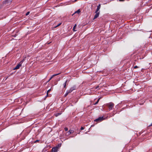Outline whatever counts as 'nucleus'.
I'll return each instance as SVG.
<instances>
[{"label":"nucleus","mask_w":152,"mask_h":152,"mask_svg":"<svg viewBox=\"0 0 152 152\" xmlns=\"http://www.w3.org/2000/svg\"><path fill=\"white\" fill-rule=\"evenodd\" d=\"M107 105L109 108V110H110L113 109V108L114 106V104L112 102H110L107 103Z\"/></svg>","instance_id":"1"},{"label":"nucleus","mask_w":152,"mask_h":152,"mask_svg":"<svg viewBox=\"0 0 152 152\" xmlns=\"http://www.w3.org/2000/svg\"><path fill=\"white\" fill-rule=\"evenodd\" d=\"M104 120L103 117H99L94 120V122H101Z\"/></svg>","instance_id":"2"},{"label":"nucleus","mask_w":152,"mask_h":152,"mask_svg":"<svg viewBox=\"0 0 152 152\" xmlns=\"http://www.w3.org/2000/svg\"><path fill=\"white\" fill-rule=\"evenodd\" d=\"M58 150V148L57 147L53 148L52 150V152H57Z\"/></svg>","instance_id":"3"},{"label":"nucleus","mask_w":152,"mask_h":152,"mask_svg":"<svg viewBox=\"0 0 152 152\" xmlns=\"http://www.w3.org/2000/svg\"><path fill=\"white\" fill-rule=\"evenodd\" d=\"M96 14L94 16V17L93 19V20L97 18H98L99 15V12H95Z\"/></svg>","instance_id":"4"},{"label":"nucleus","mask_w":152,"mask_h":152,"mask_svg":"<svg viewBox=\"0 0 152 152\" xmlns=\"http://www.w3.org/2000/svg\"><path fill=\"white\" fill-rule=\"evenodd\" d=\"M76 86H73V87H71L70 89L69 90V92H71L74 90H75L76 89Z\"/></svg>","instance_id":"5"},{"label":"nucleus","mask_w":152,"mask_h":152,"mask_svg":"<svg viewBox=\"0 0 152 152\" xmlns=\"http://www.w3.org/2000/svg\"><path fill=\"white\" fill-rule=\"evenodd\" d=\"M74 131L73 130H69L68 132L66 133V135H69L70 134L74 132Z\"/></svg>","instance_id":"6"},{"label":"nucleus","mask_w":152,"mask_h":152,"mask_svg":"<svg viewBox=\"0 0 152 152\" xmlns=\"http://www.w3.org/2000/svg\"><path fill=\"white\" fill-rule=\"evenodd\" d=\"M101 5L100 4H99L98 6H97V9H96V10L95 11V12H99V10L100 8Z\"/></svg>","instance_id":"7"},{"label":"nucleus","mask_w":152,"mask_h":152,"mask_svg":"<svg viewBox=\"0 0 152 152\" xmlns=\"http://www.w3.org/2000/svg\"><path fill=\"white\" fill-rule=\"evenodd\" d=\"M21 66V65L19 63L14 68V69H18Z\"/></svg>","instance_id":"8"},{"label":"nucleus","mask_w":152,"mask_h":152,"mask_svg":"<svg viewBox=\"0 0 152 152\" xmlns=\"http://www.w3.org/2000/svg\"><path fill=\"white\" fill-rule=\"evenodd\" d=\"M68 81H69L68 80H66V81L65 82L64 84V88H66V83H67Z\"/></svg>","instance_id":"9"},{"label":"nucleus","mask_w":152,"mask_h":152,"mask_svg":"<svg viewBox=\"0 0 152 152\" xmlns=\"http://www.w3.org/2000/svg\"><path fill=\"white\" fill-rule=\"evenodd\" d=\"M11 1V0H7L4 2V3L5 4H9L10 2Z\"/></svg>","instance_id":"10"},{"label":"nucleus","mask_w":152,"mask_h":152,"mask_svg":"<svg viewBox=\"0 0 152 152\" xmlns=\"http://www.w3.org/2000/svg\"><path fill=\"white\" fill-rule=\"evenodd\" d=\"M60 74V73H58V74H54V75H53L50 78V79L49 80H50L52 78H53V77H54V76H57L58 75H59V74Z\"/></svg>","instance_id":"11"},{"label":"nucleus","mask_w":152,"mask_h":152,"mask_svg":"<svg viewBox=\"0 0 152 152\" xmlns=\"http://www.w3.org/2000/svg\"><path fill=\"white\" fill-rule=\"evenodd\" d=\"M69 92V91H67L66 92L65 94H64V96L65 97L67 95H68V94L69 93H70L71 92Z\"/></svg>","instance_id":"12"},{"label":"nucleus","mask_w":152,"mask_h":152,"mask_svg":"<svg viewBox=\"0 0 152 152\" xmlns=\"http://www.w3.org/2000/svg\"><path fill=\"white\" fill-rule=\"evenodd\" d=\"M80 12V9H79L78 10H77V11H75L74 14H73V15L75 13H78L79 14V13Z\"/></svg>","instance_id":"13"},{"label":"nucleus","mask_w":152,"mask_h":152,"mask_svg":"<svg viewBox=\"0 0 152 152\" xmlns=\"http://www.w3.org/2000/svg\"><path fill=\"white\" fill-rule=\"evenodd\" d=\"M77 26L76 24H75L74 27H73V30L74 31H76V30H75V29Z\"/></svg>","instance_id":"14"},{"label":"nucleus","mask_w":152,"mask_h":152,"mask_svg":"<svg viewBox=\"0 0 152 152\" xmlns=\"http://www.w3.org/2000/svg\"><path fill=\"white\" fill-rule=\"evenodd\" d=\"M100 98H99V99H98L97 100V101L95 103H94V104L96 105V104H97L98 103L99 100V99H100Z\"/></svg>","instance_id":"15"},{"label":"nucleus","mask_w":152,"mask_h":152,"mask_svg":"<svg viewBox=\"0 0 152 152\" xmlns=\"http://www.w3.org/2000/svg\"><path fill=\"white\" fill-rule=\"evenodd\" d=\"M24 60L23 59V60H22L21 61L20 63H19L21 65H22V63L24 61Z\"/></svg>","instance_id":"16"},{"label":"nucleus","mask_w":152,"mask_h":152,"mask_svg":"<svg viewBox=\"0 0 152 152\" xmlns=\"http://www.w3.org/2000/svg\"><path fill=\"white\" fill-rule=\"evenodd\" d=\"M61 113H57L56 114V116H58L60 115L61 114Z\"/></svg>","instance_id":"17"},{"label":"nucleus","mask_w":152,"mask_h":152,"mask_svg":"<svg viewBox=\"0 0 152 152\" xmlns=\"http://www.w3.org/2000/svg\"><path fill=\"white\" fill-rule=\"evenodd\" d=\"M51 91V89H50L49 90H48L47 91V96H48V93Z\"/></svg>","instance_id":"18"},{"label":"nucleus","mask_w":152,"mask_h":152,"mask_svg":"<svg viewBox=\"0 0 152 152\" xmlns=\"http://www.w3.org/2000/svg\"><path fill=\"white\" fill-rule=\"evenodd\" d=\"M29 13H30V12H27L26 13V16H27V15H28L29 14Z\"/></svg>","instance_id":"19"},{"label":"nucleus","mask_w":152,"mask_h":152,"mask_svg":"<svg viewBox=\"0 0 152 152\" xmlns=\"http://www.w3.org/2000/svg\"><path fill=\"white\" fill-rule=\"evenodd\" d=\"M64 129L66 131H67L68 130V128L67 127L64 128Z\"/></svg>","instance_id":"20"},{"label":"nucleus","mask_w":152,"mask_h":152,"mask_svg":"<svg viewBox=\"0 0 152 152\" xmlns=\"http://www.w3.org/2000/svg\"><path fill=\"white\" fill-rule=\"evenodd\" d=\"M138 68V67L137 66H135L134 67V69H136V68Z\"/></svg>","instance_id":"21"},{"label":"nucleus","mask_w":152,"mask_h":152,"mask_svg":"<svg viewBox=\"0 0 152 152\" xmlns=\"http://www.w3.org/2000/svg\"><path fill=\"white\" fill-rule=\"evenodd\" d=\"M84 129V128L83 127H81L80 128V129L81 130H83Z\"/></svg>","instance_id":"22"},{"label":"nucleus","mask_w":152,"mask_h":152,"mask_svg":"<svg viewBox=\"0 0 152 152\" xmlns=\"http://www.w3.org/2000/svg\"><path fill=\"white\" fill-rule=\"evenodd\" d=\"M61 23H60L58 24L56 27H57L59 26L60 25H61Z\"/></svg>","instance_id":"23"},{"label":"nucleus","mask_w":152,"mask_h":152,"mask_svg":"<svg viewBox=\"0 0 152 152\" xmlns=\"http://www.w3.org/2000/svg\"><path fill=\"white\" fill-rule=\"evenodd\" d=\"M125 0H119L120 1H124Z\"/></svg>","instance_id":"24"},{"label":"nucleus","mask_w":152,"mask_h":152,"mask_svg":"<svg viewBox=\"0 0 152 152\" xmlns=\"http://www.w3.org/2000/svg\"><path fill=\"white\" fill-rule=\"evenodd\" d=\"M119 105V104H118L117 105V106H116L115 107H116L117 108H118V106Z\"/></svg>","instance_id":"25"},{"label":"nucleus","mask_w":152,"mask_h":152,"mask_svg":"<svg viewBox=\"0 0 152 152\" xmlns=\"http://www.w3.org/2000/svg\"><path fill=\"white\" fill-rule=\"evenodd\" d=\"M99 88V86H97L96 88V89H97L98 88Z\"/></svg>","instance_id":"26"},{"label":"nucleus","mask_w":152,"mask_h":152,"mask_svg":"<svg viewBox=\"0 0 152 152\" xmlns=\"http://www.w3.org/2000/svg\"><path fill=\"white\" fill-rule=\"evenodd\" d=\"M38 141H39V140H36V141H35V142H38Z\"/></svg>","instance_id":"27"},{"label":"nucleus","mask_w":152,"mask_h":152,"mask_svg":"<svg viewBox=\"0 0 152 152\" xmlns=\"http://www.w3.org/2000/svg\"><path fill=\"white\" fill-rule=\"evenodd\" d=\"M77 0H75L74 2H76V1Z\"/></svg>","instance_id":"28"},{"label":"nucleus","mask_w":152,"mask_h":152,"mask_svg":"<svg viewBox=\"0 0 152 152\" xmlns=\"http://www.w3.org/2000/svg\"><path fill=\"white\" fill-rule=\"evenodd\" d=\"M151 126H152V123H151Z\"/></svg>","instance_id":"29"},{"label":"nucleus","mask_w":152,"mask_h":152,"mask_svg":"<svg viewBox=\"0 0 152 152\" xmlns=\"http://www.w3.org/2000/svg\"><path fill=\"white\" fill-rule=\"evenodd\" d=\"M70 137H73V136H70Z\"/></svg>","instance_id":"30"}]
</instances>
